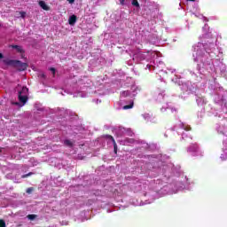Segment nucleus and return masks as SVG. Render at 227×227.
<instances>
[{
	"label": "nucleus",
	"mask_w": 227,
	"mask_h": 227,
	"mask_svg": "<svg viewBox=\"0 0 227 227\" xmlns=\"http://www.w3.org/2000/svg\"><path fill=\"white\" fill-rule=\"evenodd\" d=\"M4 65H7V67H13L14 68H17L20 72H24V70H27V63H24L20 60H15V59H4Z\"/></svg>",
	"instance_id": "nucleus-1"
},
{
	"label": "nucleus",
	"mask_w": 227,
	"mask_h": 227,
	"mask_svg": "<svg viewBox=\"0 0 227 227\" xmlns=\"http://www.w3.org/2000/svg\"><path fill=\"white\" fill-rule=\"evenodd\" d=\"M28 91L29 89H27V87H22L21 90L18 92V98L22 104H26V102H27Z\"/></svg>",
	"instance_id": "nucleus-2"
},
{
	"label": "nucleus",
	"mask_w": 227,
	"mask_h": 227,
	"mask_svg": "<svg viewBox=\"0 0 227 227\" xmlns=\"http://www.w3.org/2000/svg\"><path fill=\"white\" fill-rule=\"evenodd\" d=\"M10 49H15V51L17 52H19L20 54H24V49H22V46H20V45H16V44H12L9 46Z\"/></svg>",
	"instance_id": "nucleus-3"
},
{
	"label": "nucleus",
	"mask_w": 227,
	"mask_h": 227,
	"mask_svg": "<svg viewBox=\"0 0 227 227\" xmlns=\"http://www.w3.org/2000/svg\"><path fill=\"white\" fill-rule=\"evenodd\" d=\"M77 22V16L72 15L69 17L68 23L70 26H74Z\"/></svg>",
	"instance_id": "nucleus-4"
},
{
	"label": "nucleus",
	"mask_w": 227,
	"mask_h": 227,
	"mask_svg": "<svg viewBox=\"0 0 227 227\" xmlns=\"http://www.w3.org/2000/svg\"><path fill=\"white\" fill-rule=\"evenodd\" d=\"M39 6H40L43 10H45V12H49V10L51 9L50 7H48L47 4H45L44 1H40V2H39Z\"/></svg>",
	"instance_id": "nucleus-5"
},
{
	"label": "nucleus",
	"mask_w": 227,
	"mask_h": 227,
	"mask_svg": "<svg viewBox=\"0 0 227 227\" xmlns=\"http://www.w3.org/2000/svg\"><path fill=\"white\" fill-rule=\"evenodd\" d=\"M188 152H198V145L197 144H192V145L189 146Z\"/></svg>",
	"instance_id": "nucleus-6"
},
{
	"label": "nucleus",
	"mask_w": 227,
	"mask_h": 227,
	"mask_svg": "<svg viewBox=\"0 0 227 227\" xmlns=\"http://www.w3.org/2000/svg\"><path fill=\"white\" fill-rule=\"evenodd\" d=\"M132 107H134V100H131L129 105L124 106L122 109H124V111H127V109H132Z\"/></svg>",
	"instance_id": "nucleus-7"
},
{
	"label": "nucleus",
	"mask_w": 227,
	"mask_h": 227,
	"mask_svg": "<svg viewBox=\"0 0 227 227\" xmlns=\"http://www.w3.org/2000/svg\"><path fill=\"white\" fill-rule=\"evenodd\" d=\"M64 145L66 146H68L69 148H73L74 147V143H72V141L68 140V139H66L64 141Z\"/></svg>",
	"instance_id": "nucleus-8"
},
{
	"label": "nucleus",
	"mask_w": 227,
	"mask_h": 227,
	"mask_svg": "<svg viewBox=\"0 0 227 227\" xmlns=\"http://www.w3.org/2000/svg\"><path fill=\"white\" fill-rule=\"evenodd\" d=\"M121 95L122 97H124V98L129 97V96H130V91H129V90H124V91H122V92L121 93Z\"/></svg>",
	"instance_id": "nucleus-9"
},
{
	"label": "nucleus",
	"mask_w": 227,
	"mask_h": 227,
	"mask_svg": "<svg viewBox=\"0 0 227 227\" xmlns=\"http://www.w3.org/2000/svg\"><path fill=\"white\" fill-rule=\"evenodd\" d=\"M27 219H29V221H35V219H36V217H38V215H28Z\"/></svg>",
	"instance_id": "nucleus-10"
},
{
	"label": "nucleus",
	"mask_w": 227,
	"mask_h": 227,
	"mask_svg": "<svg viewBox=\"0 0 227 227\" xmlns=\"http://www.w3.org/2000/svg\"><path fill=\"white\" fill-rule=\"evenodd\" d=\"M113 145H114V153H118V145H116V141H114Z\"/></svg>",
	"instance_id": "nucleus-11"
},
{
	"label": "nucleus",
	"mask_w": 227,
	"mask_h": 227,
	"mask_svg": "<svg viewBox=\"0 0 227 227\" xmlns=\"http://www.w3.org/2000/svg\"><path fill=\"white\" fill-rule=\"evenodd\" d=\"M131 4L137 8H139V2H137V0H132Z\"/></svg>",
	"instance_id": "nucleus-12"
},
{
	"label": "nucleus",
	"mask_w": 227,
	"mask_h": 227,
	"mask_svg": "<svg viewBox=\"0 0 227 227\" xmlns=\"http://www.w3.org/2000/svg\"><path fill=\"white\" fill-rule=\"evenodd\" d=\"M31 175H34V173L33 172H29L27 174H25V175L21 176V178H27V176H31Z\"/></svg>",
	"instance_id": "nucleus-13"
},
{
	"label": "nucleus",
	"mask_w": 227,
	"mask_h": 227,
	"mask_svg": "<svg viewBox=\"0 0 227 227\" xmlns=\"http://www.w3.org/2000/svg\"><path fill=\"white\" fill-rule=\"evenodd\" d=\"M106 139H111V141L113 142V143H114V137H113V136H111V135H106Z\"/></svg>",
	"instance_id": "nucleus-14"
},
{
	"label": "nucleus",
	"mask_w": 227,
	"mask_h": 227,
	"mask_svg": "<svg viewBox=\"0 0 227 227\" xmlns=\"http://www.w3.org/2000/svg\"><path fill=\"white\" fill-rule=\"evenodd\" d=\"M19 13H20L21 19H26V15H27L26 12H20Z\"/></svg>",
	"instance_id": "nucleus-15"
},
{
	"label": "nucleus",
	"mask_w": 227,
	"mask_h": 227,
	"mask_svg": "<svg viewBox=\"0 0 227 227\" xmlns=\"http://www.w3.org/2000/svg\"><path fill=\"white\" fill-rule=\"evenodd\" d=\"M0 227H6V222L4 220H0Z\"/></svg>",
	"instance_id": "nucleus-16"
},
{
	"label": "nucleus",
	"mask_w": 227,
	"mask_h": 227,
	"mask_svg": "<svg viewBox=\"0 0 227 227\" xmlns=\"http://www.w3.org/2000/svg\"><path fill=\"white\" fill-rule=\"evenodd\" d=\"M33 191H34V188L30 187V188L27 189L26 192H27V194H31V192H33Z\"/></svg>",
	"instance_id": "nucleus-17"
},
{
	"label": "nucleus",
	"mask_w": 227,
	"mask_h": 227,
	"mask_svg": "<svg viewBox=\"0 0 227 227\" xmlns=\"http://www.w3.org/2000/svg\"><path fill=\"white\" fill-rule=\"evenodd\" d=\"M50 71L52 72L53 75H56V68L51 67Z\"/></svg>",
	"instance_id": "nucleus-18"
},
{
	"label": "nucleus",
	"mask_w": 227,
	"mask_h": 227,
	"mask_svg": "<svg viewBox=\"0 0 227 227\" xmlns=\"http://www.w3.org/2000/svg\"><path fill=\"white\" fill-rule=\"evenodd\" d=\"M120 1V4H121V6H123L125 4V0H119Z\"/></svg>",
	"instance_id": "nucleus-19"
},
{
	"label": "nucleus",
	"mask_w": 227,
	"mask_h": 227,
	"mask_svg": "<svg viewBox=\"0 0 227 227\" xmlns=\"http://www.w3.org/2000/svg\"><path fill=\"white\" fill-rule=\"evenodd\" d=\"M39 77H41L42 79H45V74H40Z\"/></svg>",
	"instance_id": "nucleus-20"
},
{
	"label": "nucleus",
	"mask_w": 227,
	"mask_h": 227,
	"mask_svg": "<svg viewBox=\"0 0 227 227\" xmlns=\"http://www.w3.org/2000/svg\"><path fill=\"white\" fill-rule=\"evenodd\" d=\"M184 130H186L187 132H189V130H191V127H186V128H184Z\"/></svg>",
	"instance_id": "nucleus-21"
},
{
	"label": "nucleus",
	"mask_w": 227,
	"mask_h": 227,
	"mask_svg": "<svg viewBox=\"0 0 227 227\" xmlns=\"http://www.w3.org/2000/svg\"><path fill=\"white\" fill-rule=\"evenodd\" d=\"M67 1H68V3H70V4H72L73 3L75 2V0H67Z\"/></svg>",
	"instance_id": "nucleus-22"
},
{
	"label": "nucleus",
	"mask_w": 227,
	"mask_h": 227,
	"mask_svg": "<svg viewBox=\"0 0 227 227\" xmlns=\"http://www.w3.org/2000/svg\"><path fill=\"white\" fill-rule=\"evenodd\" d=\"M3 58H4V56L3 55V53H0V59H3Z\"/></svg>",
	"instance_id": "nucleus-23"
},
{
	"label": "nucleus",
	"mask_w": 227,
	"mask_h": 227,
	"mask_svg": "<svg viewBox=\"0 0 227 227\" xmlns=\"http://www.w3.org/2000/svg\"><path fill=\"white\" fill-rule=\"evenodd\" d=\"M187 1H192V3H194V1H196V0H187Z\"/></svg>",
	"instance_id": "nucleus-24"
},
{
	"label": "nucleus",
	"mask_w": 227,
	"mask_h": 227,
	"mask_svg": "<svg viewBox=\"0 0 227 227\" xmlns=\"http://www.w3.org/2000/svg\"><path fill=\"white\" fill-rule=\"evenodd\" d=\"M1 152H3V151L1 150V147H0V153H1Z\"/></svg>",
	"instance_id": "nucleus-25"
}]
</instances>
